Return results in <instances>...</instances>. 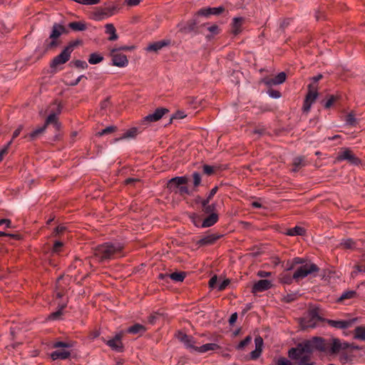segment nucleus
Returning <instances> with one entry per match:
<instances>
[{
    "label": "nucleus",
    "mask_w": 365,
    "mask_h": 365,
    "mask_svg": "<svg viewBox=\"0 0 365 365\" xmlns=\"http://www.w3.org/2000/svg\"><path fill=\"white\" fill-rule=\"evenodd\" d=\"M187 181V178L185 176L175 177L168 181V187L172 192H175V190H178L180 186L182 185H186Z\"/></svg>",
    "instance_id": "12"
},
{
    "label": "nucleus",
    "mask_w": 365,
    "mask_h": 365,
    "mask_svg": "<svg viewBox=\"0 0 365 365\" xmlns=\"http://www.w3.org/2000/svg\"><path fill=\"white\" fill-rule=\"evenodd\" d=\"M318 97L317 86L310 84L309 86V91L306 96L303 110L308 113L311 108L312 105L315 102Z\"/></svg>",
    "instance_id": "7"
},
{
    "label": "nucleus",
    "mask_w": 365,
    "mask_h": 365,
    "mask_svg": "<svg viewBox=\"0 0 365 365\" xmlns=\"http://www.w3.org/2000/svg\"><path fill=\"white\" fill-rule=\"evenodd\" d=\"M68 27L73 31H81L86 29V24L83 21H73L68 24Z\"/></svg>",
    "instance_id": "28"
},
{
    "label": "nucleus",
    "mask_w": 365,
    "mask_h": 365,
    "mask_svg": "<svg viewBox=\"0 0 365 365\" xmlns=\"http://www.w3.org/2000/svg\"><path fill=\"white\" fill-rule=\"evenodd\" d=\"M134 48V46H124L118 48V49H120L121 52L122 51H133Z\"/></svg>",
    "instance_id": "63"
},
{
    "label": "nucleus",
    "mask_w": 365,
    "mask_h": 365,
    "mask_svg": "<svg viewBox=\"0 0 365 365\" xmlns=\"http://www.w3.org/2000/svg\"><path fill=\"white\" fill-rule=\"evenodd\" d=\"M63 246L62 242H56L53 245V252H58L60 251V248Z\"/></svg>",
    "instance_id": "62"
},
{
    "label": "nucleus",
    "mask_w": 365,
    "mask_h": 365,
    "mask_svg": "<svg viewBox=\"0 0 365 365\" xmlns=\"http://www.w3.org/2000/svg\"><path fill=\"white\" fill-rule=\"evenodd\" d=\"M175 193H179L181 195H189L190 192L185 185H182L179 187L178 190H175Z\"/></svg>",
    "instance_id": "51"
},
{
    "label": "nucleus",
    "mask_w": 365,
    "mask_h": 365,
    "mask_svg": "<svg viewBox=\"0 0 365 365\" xmlns=\"http://www.w3.org/2000/svg\"><path fill=\"white\" fill-rule=\"evenodd\" d=\"M5 225L6 227H11V222L9 219H2L0 220V225Z\"/></svg>",
    "instance_id": "59"
},
{
    "label": "nucleus",
    "mask_w": 365,
    "mask_h": 365,
    "mask_svg": "<svg viewBox=\"0 0 365 365\" xmlns=\"http://www.w3.org/2000/svg\"><path fill=\"white\" fill-rule=\"evenodd\" d=\"M257 275L260 278H266L270 277L272 273L266 271H259L257 272Z\"/></svg>",
    "instance_id": "56"
},
{
    "label": "nucleus",
    "mask_w": 365,
    "mask_h": 365,
    "mask_svg": "<svg viewBox=\"0 0 365 365\" xmlns=\"http://www.w3.org/2000/svg\"><path fill=\"white\" fill-rule=\"evenodd\" d=\"M59 309L58 311L51 313L48 318L50 319H58L62 315V310L66 307V301L63 302L62 304L60 302H57Z\"/></svg>",
    "instance_id": "30"
},
{
    "label": "nucleus",
    "mask_w": 365,
    "mask_h": 365,
    "mask_svg": "<svg viewBox=\"0 0 365 365\" xmlns=\"http://www.w3.org/2000/svg\"><path fill=\"white\" fill-rule=\"evenodd\" d=\"M46 128V125H43L41 127L37 128L29 134L25 135L24 138H28L30 140H34L36 139L40 135H41L45 131Z\"/></svg>",
    "instance_id": "24"
},
{
    "label": "nucleus",
    "mask_w": 365,
    "mask_h": 365,
    "mask_svg": "<svg viewBox=\"0 0 365 365\" xmlns=\"http://www.w3.org/2000/svg\"><path fill=\"white\" fill-rule=\"evenodd\" d=\"M304 165V159L302 157H297L293 160V166L294 168L292 169L293 171L298 170L300 168L303 167Z\"/></svg>",
    "instance_id": "34"
},
{
    "label": "nucleus",
    "mask_w": 365,
    "mask_h": 365,
    "mask_svg": "<svg viewBox=\"0 0 365 365\" xmlns=\"http://www.w3.org/2000/svg\"><path fill=\"white\" fill-rule=\"evenodd\" d=\"M65 32V28L60 24H55L53 26L52 31L50 34V38L51 39V43H49V47H53L57 45L56 40Z\"/></svg>",
    "instance_id": "11"
},
{
    "label": "nucleus",
    "mask_w": 365,
    "mask_h": 365,
    "mask_svg": "<svg viewBox=\"0 0 365 365\" xmlns=\"http://www.w3.org/2000/svg\"><path fill=\"white\" fill-rule=\"evenodd\" d=\"M341 245L344 248L350 249V248H352L354 247V241L352 240L347 239V240H343L342 242L341 243Z\"/></svg>",
    "instance_id": "49"
},
{
    "label": "nucleus",
    "mask_w": 365,
    "mask_h": 365,
    "mask_svg": "<svg viewBox=\"0 0 365 365\" xmlns=\"http://www.w3.org/2000/svg\"><path fill=\"white\" fill-rule=\"evenodd\" d=\"M305 232V230L303 227L299 226H296L293 228L288 229L285 234L289 236H297V235H303Z\"/></svg>",
    "instance_id": "29"
},
{
    "label": "nucleus",
    "mask_w": 365,
    "mask_h": 365,
    "mask_svg": "<svg viewBox=\"0 0 365 365\" xmlns=\"http://www.w3.org/2000/svg\"><path fill=\"white\" fill-rule=\"evenodd\" d=\"M167 45L168 43L165 41L154 42L153 43L149 44L146 50L148 51L157 52Z\"/></svg>",
    "instance_id": "25"
},
{
    "label": "nucleus",
    "mask_w": 365,
    "mask_h": 365,
    "mask_svg": "<svg viewBox=\"0 0 365 365\" xmlns=\"http://www.w3.org/2000/svg\"><path fill=\"white\" fill-rule=\"evenodd\" d=\"M237 319V313L232 314L229 320L230 324H233L236 322Z\"/></svg>",
    "instance_id": "64"
},
{
    "label": "nucleus",
    "mask_w": 365,
    "mask_h": 365,
    "mask_svg": "<svg viewBox=\"0 0 365 365\" xmlns=\"http://www.w3.org/2000/svg\"><path fill=\"white\" fill-rule=\"evenodd\" d=\"M53 347L58 349L51 354L53 360L66 359L71 355V352L68 350V348L71 347L69 344L59 341L56 342Z\"/></svg>",
    "instance_id": "5"
},
{
    "label": "nucleus",
    "mask_w": 365,
    "mask_h": 365,
    "mask_svg": "<svg viewBox=\"0 0 365 365\" xmlns=\"http://www.w3.org/2000/svg\"><path fill=\"white\" fill-rule=\"evenodd\" d=\"M244 23L242 17H235L231 24V32L234 35H237L242 31V26Z\"/></svg>",
    "instance_id": "18"
},
{
    "label": "nucleus",
    "mask_w": 365,
    "mask_h": 365,
    "mask_svg": "<svg viewBox=\"0 0 365 365\" xmlns=\"http://www.w3.org/2000/svg\"><path fill=\"white\" fill-rule=\"evenodd\" d=\"M11 144V141H9L2 149L0 150V162L2 161L5 155L8 153L9 148Z\"/></svg>",
    "instance_id": "46"
},
{
    "label": "nucleus",
    "mask_w": 365,
    "mask_h": 365,
    "mask_svg": "<svg viewBox=\"0 0 365 365\" xmlns=\"http://www.w3.org/2000/svg\"><path fill=\"white\" fill-rule=\"evenodd\" d=\"M123 336V334L120 332L119 334H117L114 338L108 341H103L113 350L120 351L123 349V343L121 341Z\"/></svg>",
    "instance_id": "13"
},
{
    "label": "nucleus",
    "mask_w": 365,
    "mask_h": 365,
    "mask_svg": "<svg viewBox=\"0 0 365 365\" xmlns=\"http://www.w3.org/2000/svg\"><path fill=\"white\" fill-rule=\"evenodd\" d=\"M185 274L184 272H173L169 274V277L175 282H182Z\"/></svg>",
    "instance_id": "37"
},
{
    "label": "nucleus",
    "mask_w": 365,
    "mask_h": 365,
    "mask_svg": "<svg viewBox=\"0 0 365 365\" xmlns=\"http://www.w3.org/2000/svg\"><path fill=\"white\" fill-rule=\"evenodd\" d=\"M84 77L83 76H81L79 77H78L76 80L73 81H67L66 83L69 86H76L81 81V79Z\"/></svg>",
    "instance_id": "61"
},
{
    "label": "nucleus",
    "mask_w": 365,
    "mask_h": 365,
    "mask_svg": "<svg viewBox=\"0 0 365 365\" xmlns=\"http://www.w3.org/2000/svg\"><path fill=\"white\" fill-rule=\"evenodd\" d=\"M357 272H365V263H360L355 266Z\"/></svg>",
    "instance_id": "58"
},
{
    "label": "nucleus",
    "mask_w": 365,
    "mask_h": 365,
    "mask_svg": "<svg viewBox=\"0 0 365 365\" xmlns=\"http://www.w3.org/2000/svg\"><path fill=\"white\" fill-rule=\"evenodd\" d=\"M217 190H218V187L217 186L213 187L210 190L207 199L202 202V205L205 207V210L206 212H210L214 208L213 205H208V203H209L210 200L213 197V196L216 194Z\"/></svg>",
    "instance_id": "22"
},
{
    "label": "nucleus",
    "mask_w": 365,
    "mask_h": 365,
    "mask_svg": "<svg viewBox=\"0 0 365 365\" xmlns=\"http://www.w3.org/2000/svg\"><path fill=\"white\" fill-rule=\"evenodd\" d=\"M115 130H116V127H115V126H108V127L106 128L105 129H103L102 130L96 133V135L97 136H102L103 135H106V134H108V133H113Z\"/></svg>",
    "instance_id": "40"
},
{
    "label": "nucleus",
    "mask_w": 365,
    "mask_h": 365,
    "mask_svg": "<svg viewBox=\"0 0 365 365\" xmlns=\"http://www.w3.org/2000/svg\"><path fill=\"white\" fill-rule=\"evenodd\" d=\"M229 284H230V280L229 279H225V280L219 282L217 286V290L218 291L224 290L227 287V285Z\"/></svg>",
    "instance_id": "50"
},
{
    "label": "nucleus",
    "mask_w": 365,
    "mask_h": 365,
    "mask_svg": "<svg viewBox=\"0 0 365 365\" xmlns=\"http://www.w3.org/2000/svg\"><path fill=\"white\" fill-rule=\"evenodd\" d=\"M178 337L187 348L195 351L197 350V346L195 345V342L192 336H187L182 333H179Z\"/></svg>",
    "instance_id": "19"
},
{
    "label": "nucleus",
    "mask_w": 365,
    "mask_h": 365,
    "mask_svg": "<svg viewBox=\"0 0 365 365\" xmlns=\"http://www.w3.org/2000/svg\"><path fill=\"white\" fill-rule=\"evenodd\" d=\"M218 348V346L214 343L206 344L200 346H197V350L198 352L204 353L210 350H215Z\"/></svg>",
    "instance_id": "31"
},
{
    "label": "nucleus",
    "mask_w": 365,
    "mask_h": 365,
    "mask_svg": "<svg viewBox=\"0 0 365 365\" xmlns=\"http://www.w3.org/2000/svg\"><path fill=\"white\" fill-rule=\"evenodd\" d=\"M225 11L223 6L214 7V8H203L200 9L197 14L200 16H208L210 15H217L222 13Z\"/></svg>",
    "instance_id": "15"
},
{
    "label": "nucleus",
    "mask_w": 365,
    "mask_h": 365,
    "mask_svg": "<svg viewBox=\"0 0 365 365\" xmlns=\"http://www.w3.org/2000/svg\"><path fill=\"white\" fill-rule=\"evenodd\" d=\"M113 64L118 67H125L128 64L127 56L120 52V49L112 48L110 51Z\"/></svg>",
    "instance_id": "6"
},
{
    "label": "nucleus",
    "mask_w": 365,
    "mask_h": 365,
    "mask_svg": "<svg viewBox=\"0 0 365 365\" xmlns=\"http://www.w3.org/2000/svg\"><path fill=\"white\" fill-rule=\"evenodd\" d=\"M106 33L109 35V41H115L118 38V36L116 34V29L113 24H107L105 26Z\"/></svg>",
    "instance_id": "23"
},
{
    "label": "nucleus",
    "mask_w": 365,
    "mask_h": 365,
    "mask_svg": "<svg viewBox=\"0 0 365 365\" xmlns=\"http://www.w3.org/2000/svg\"><path fill=\"white\" fill-rule=\"evenodd\" d=\"M103 60L102 55L98 53H93L90 55L88 58V63L91 64H97L101 63Z\"/></svg>",
    "instance_id": "32"
},
{
    "label": "nucleus",
    "mask_w": 365,
    "mask_h": 365,
    "mask_svg": "<svg viewBox=\"0 0 365 365\" xmlns=\"http://www.w3.org/2000/svg\"><path fill=\"white\" fill-rule=\"evenodd\" d=\"M140 1L141 0H125V3L130 6H134L138 5Z\"/></svg>",
    "instance_id": "60"
},
{
    "label": "nucleus",
    "mask_w": 365,
    "mask_h": 365,
    "mask_svg": "<svg viewBox=\"0 0 365 365\" xmlns=\"http://www.w3.org/2000/svg\"><path fill=\"white\" fill-rule=\"evenodd\" d=\"M23 130V125H19L15 130L14 132L13 133V135H12V139L10 140L12 142V140L16 138V137H18L21 132Z\"/></svg>",
    "instance_id": "55"
},
{
    "label": "nucleus",
    "mask_w": 365,
    "mask_h": 365,
    "mask_svg": "<svg viewBox=\"0 0 365 365\" xmlns=\"http://www.w3.org/2000/svg\"><path fill=\"white\" fill-rule=\"evenodd\" d=\"M273 285L272 281L269 279H260L255 282L252 287L253 292H260L270 289Z\"/></svg>",
    "instance_id": "14"
},
{
    "label": "nucleus",
    "mask_w": 365,
    "mask_h": 365,
    "mask_svg": "<svg viewBox=\"0 0 365 365\" xmlns=\"http://www.w3.org/2000/svg\"><path fill=\"white\" fill-rule=\"evenodd\" d=\"M220 237L221 235L216 233L210 234L199 240L197 244L200 246L210 245L214 244Z\"/></svg>",
    "instance_id": "16"
},
{
    "label": "nucleus",
    "mask_w": 365,
    "mask_h": 365,
    "mask_svg": "<svg viewBox=\"0 0 365 365\" xmlns=\"http://www.w3.org/2000/svg\"><path fill=\"white\" fill-rule=\"evenodd\" d=\"M193 177V184L195 186H198L201 182V177L199 173H194L192 175Z\"/></svg>",
    "instance_id": "53"
},
{
    "label": "nucleus",
    "mask_w": 365,
    "mask_h": 365,
    "mask_svg": "<svg viewBox=\"0 0 365 365\" xmlns=\"http://www.w3.org/2000/svg\"><path fill=\"white\" fill-rule=\"evenodd\" d=\"M74 1L83 5H95L100 2V0H73Z\"/></svg>",
    "instance_id": "45"
},
{
    "label": "nucleus",
    "mask_w": 365,
    "mask_h": 365,
    "mask_svg": "<svg viewBox=\"0 0 365 365\" xmlns=\"http://www.w3.org/2000/svg\"><path fill=\"white\" fill-rule=\"evenodd\" d=\"M146 331V328L145 326L140 324H135L133 326L129 327L127 330L128 333L133 334H143Z\"/></svg>",
    "instance_id": "26"
},
{
    "label": "nucleus",
    "mask_w": 365,
    "mask_h": 365,
    "mask_svg": "<svg viewBox=\"0 0 365 365\" xmlns=\"http://www.w3.org/2000/svg\"><path fill=\"white\" fill-rule=\"evenodd\" d=\"M203 171L204 173H205L206 175H212L215 172V167L208 165H205L203 166Z\"/></svg>",
    "instance_id": "52"
},
{
    "label": "nucleus",
    "mask_w": 365,
    "mask_h": 365,
    "mask_svg": "<svg viewBox=\"0 0 365 365\" xmlns=\"http://www.w3.org/2000/svg\"><path fill=\"white\" fill-rule=\"evenodd\" d=\"M268 94L270 97L273 98H279L281 97V94L278 91L270 90L268 91Z\"/></svg>",
    "instance_id": "54"
},
{
    "label": "nucleus",
    "mask_w": 365,
    "mask_h": 365,
    "mask_svg": "<svg viewBox=\"0 0 365 365\" xmlns=\"http://www.w3.org/2000/svg\"><path fill=\"white\" fill-rule=\"evenodd\" d=\"M116 13V7L108 6L103 9H98L93 14V19L95 21H102L112 16Z\"/></svg>",
    "instance_id": "9"
},
{
    "label": "nucleus",
    "mask_w": 365,
    "mask_h": 365,
    "mask_svg": "<svg viewBox=\"0 0 365 365\" xmlns=\"http://www.w3.org/2000/svg\"><path fill=\"white\" fill-rule=\"evenodd\" d=\"M336 160L338 161L347 160L352 164H358L359 163V158L349 148H343L338 154Z\"/></svg>",
    "instance_id": "10"
},
{
    "label": "nucleus",
    "mask_w": 365,
    "mask_h": 365,
    "mask_svg": "<svg viewBox=\"0 0 365 365\" xmlns=\"http://www.w3.org/2000/svg\"><path fill=\"white\" fill-rule=\"evenodd\" d=\"M356 295V292L354 291H347L344 292L341 296L339 297V300L342 301L346 299H352L354 298Z\"/></svg>",
    "instance_id": "39"
},
{
    "label": "nucleus",
    "mask_w": 365,
    "mask_h": 365,
    "mask_svg": "<svg viewBox=\"0 0 365 365\" xmlns=\"http://www.w3.org/2000/svg\"><path fill=\"white\" fill-rule=\"evenodd\" d=\"M337 100V97L335 96H331L324 104L326 108H329Z\"/></svg>",
    "instance_id": "47"
},
{
    "label": "nucleus",
    "mask_w": 365,
    "mask_h": 365,
    "mask_svg": "<svg viewBox=\"0 0 365 365\" xmlns=\"http://www.w3.org/2000/svg\"><path fill=\"white\" fill-rule=\"evenodd\" d=\"M217 277L216 276L212 277L209 281L210 287L212 288L217 287Z\"/></svg>",
    "instance_id": "57"
},
{
    "label": "nucleus",
    "mask_w": 365,
    "mask_h": 365,
    "mask_svg": "<svg viewBox=\"0 0 365 365\" xmlns=\"http://www.w3.org/2000/svg\"><path fill=\"white\" fill-rule=\"evenodd\" d=\"M304 261L302 258H299V257H295L293 259L292 262V264L287 268V269H292L294 268V266L295 264H304Z\"/></svg>",
    "instance_id": "48"
},
{
    "label": "nucleus",
    "mask_w": 365,
    "mask_h": 365,
    "mask_svg": "<svg viewBox=\"0 0 365 365\" xmlns=\"http://www.w3.org/2000/svg\"><path fill=\"white\" fill-rule=\"evenodd\" d=\"M322 320L319 307H314L309 309L307 317L302 321V326L304 328H313Z\"/></svg>",
    "instance_id": "4"
},
{
    "label": "nucleus",
    "mask_w": 365,
    "mask_h": 365,
    "mask_svg": "<svg viewBox=\"0 0 365 365\" xmlns=\"http://www.w3.org/2000/svg\"><path fill=\"white\" fill-rule=\"evenodd\" d=\"M71 64H73L75 67L81 69H86L88 67L87 63L81 60L73 61Z\"/></svg>",
    "instance_id": "41"
},
{
    "label": "nucleus",
    "mask_w": 365,
    "mask_h": 365,
    "mask_svg": "<svg viewBox=\"0 0 365 365\" xmlns=\"http://www.w3.org/2000/svg\"><path fill=\"white\" fill-rule=\"evenodd\" d=\"M354 321H355V319H354V320H339V321L329 320L328 323L331 327L339 328V329H344V328H347V327H350Z\"/></svg>",
    "instance_id": "20"
},
{
    "label": "nucleus",
    "mask_w": 365,
    "mask_h": 365,
    "mask_svg": "<svg viewBox=\"0 0 365 365\" xmlns=\"http://www.w3.org/2000/svg\"><path fill=\"white\" fill-rule=\"evenodd\" d=\"M74 46V43H71L67 46L59 55L53 58L50 63L51 68L56 71L58 69L59 66L66 63L70 59Z\"/></svg>",
    "instance_id": "3"
},
{
    "label": "nucleus",
    "mask_w": 365,
    "mask_h": 365,
    "mask_svg": "<svg viewBox=\"0 0 365 365\" xmlns=\"http://www.w3.org/2000/svg\"><path fill=\"white\" fill-rule=\"evenodd\" d=\"M255 349L252 351L250 354L251 359H257L262 351V346H263V339L261 336H257L255 339Z\"/></svg>",
    "instance_id": "17"
},
{
    "label": "nucleus",
    "mask_w": 365,
    "mask_h": 365,
    "mask_svg": "<svg viewBox=\"0 0 365 365\" xmlns=\"http://www.w3.org/2000/svg\"><path fill=\"white\" fill-rule=\"evenodd\" d=\"M319 267L311 262H307L299 267L293 274V279L296 281L304 279L309 275L319 272Z\"/></svg>",
    "instance_id": "2"
},
{
    "label": "nucleus",
    "mask_w": 365,
    "mask_h": 365,
    "mask_svg": "<svg viewBox=\"0 0 365 365\" xmlns=\"http://www.w3.org/2000/svg\"><path fill=\"white\" fill-rule=\"evenodd\" d=\"M168 112V110L165 108H158L154 111L153 113L149 114L144 117L140 120V125L147 127L150 125L151 123L159 120Z\"/></svg>",
    "instance_id": "8"
},
{
    "label": "nucleus",
    "mask_w": 365,
    "mask_h": 365,
    "mask_svg": "<svg viewBox=\"0 0 365 365\" xmlns=\"http://www.w3.org/2000/svg\"><path fill=\"white\" fill-rule=\"evenodd\" d=\"M273 365H294L290 360L285 357H279L274 361Z\"/></svg>",
    "instance_id": "38"
},
{
    "label": "nucleus",
    "mask_w": 365,
    "mask_h": 365,
    "mask_svg": "<svg viewBox=\"0 0 365 365\" xmlns=\"http://www.w3.org/2000/svg\"><path fill=\"white\" fill-rule=\"evenodd\" d=\"M51 123L57 124V116L55 113H51L48 116L44 125L47 126L48 124Z\"/></svg>",
    "instance_id": "44"
},
{
    "label": "nucleus",
    "mask_w": 365,
    "mask_h": 365,
    "mask_svg": "<svg viewBox=\"0 0 365 365\" xmlns=\"http://www.w3.org/2000/svg\"><path fill=\"white\" fill-rule=\"evenodd\" d=\"M207 30L210 32V35H207V38H210L218 34L220 31L219 26L217 24H212L207 26Z\"/></svg>",
    "instance_id": "35"
},
{
    "label": "nucleus",
    "mask_w": 365,
    "mask_h": 365,
    "mask_svg": "<svg viewBox=\"0 0 365 365\" xmlns=\"http://www.w3.org/2000/svg\"><path fill=\"white\" fill-rule=\"evenodd\" d=\"M123 246L119 243H103L94 250V256L99 262L115 259L121 255Z\"/></svg>",
    "instance_id": "1"
},
{
    "label": "nucleus",
    "mask_w": 365,
    "mask_h": 365,
    "mask_svg": "<svg viewBox=\"0 0 365 365\" xmlns=\"http://www.w3.org/2000/svg\"><path fill=\"white\" fill-rule=\"evenodd\" d=\"M252 337L250 336H247L244 340L240 341V343L237 345V349H244L247 344L251 342Z\"/></svg>",
    "instance_id": "43"
},
{
    "label": "nucleus",
    "mask_w": 365,
    "mask_h": 365,
    "mask_svg": "<svg viewBox=\"0 0 365 365\" xmlns=\"http://www.w3.org/2000/svg\"><path fill=\"white\" fill-rule=\"evenodd\" d=\"M355 338L365 340V327H358L355 329Z\"/></svg>",
    "instance_id": "36"
},
{
    "label": "nucleus",
    "mask_w": 365,
    "mask_h": 365,
    "mask_svg": "<svg viewBox=\"0 0 365 365\" xmlns=\"http://www.w3.org/2000/svg\"><path fill=\"white\" fill-rule=\"evenodd\" d=\"M217 220H218L217 215L215 213H212L203 220L202 226L203 227H210V226L213 225L215 223H216Z\"/></svg>",
    "instance_id": "27"
},
{
    "label": "nucleus",
    "mask_w": 365,
    "mask_h": 365,
    "mask_svg": "<svg viewBox=\"0 0 365 365\" xmlns=\"http://www.w3.org/2000/svg\"><path fill=\"white\" fill-rule=\"evenodd\" d=\"M138 133V130L137 128H132L128 130L120 138V139H127V138H135Z\"/></svg>",
    "instance_id": "33"
},
{
    "label": "nucleus",
    "mask_w": 365,
    "mask_h": 365,
    "mask_svg": "<svg viewBox=\"0 0 365 365\" xmlns=\"http://www.w3.org/2000/svg\"><path fill=\"white\" fill-rule=\"evenodd\" d=\"M286 80V74L284 72L279 73L274 78L264 80V82L267 86L277 85L284 83Z\"/></svg>",
    "instance_id": "21"
},
{
    "label": "nucleus",
    "mask_w": 365,
    "mask_h": 365,
    "mask_svg": "<svg viewBox=\"0 0 365 365\" xmlns=\"http://www.w3.org/2000/svg\"><path fill=\"white\" fill-rule=\"evenodd\" d=\"M345 120H346V123L349 125H355L356 123L355 114L353 112L349 113V114H347L346 115Z\"/></svg>",
    "instance_id": "42"
}]
</instances>
